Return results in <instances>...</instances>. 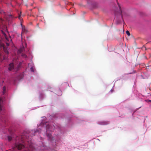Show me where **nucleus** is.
Segmentation results:
<instances>
[{
    "label": "nucleus",
    "instance_id": "9b49d317",
    "mask_svg": "<svg viewBox=\"0 0 151 151\" xmlns=\"http://www.w3.org/2000/svg\"><path fill=\"white\" fill-rule=\"evenodd\" d=\"M9 141H10L11 140L12 137L10 136H8L7 137Z\"/></svg>",
    "mask_w": 151,
    "mask_h": 151
},
{
    "label": "nucleus",
    "instance_id": "a878e982",
    "mask_svg": "<svg viewBox=\"0 0 151 151\" xmlns=\"http://www.w3.org/2000/svg\"><path fill=\"white\" fill-rule=\"evenodd\" d=\"M6 39L7 40H8L7 39V38H6Z\"/></svg>",
    "mask_w": 151,
    "mask_h": 151
},
{
    "label": "nucleus",
    "instance_id": "f257e3e1",
    "mask_svg": "<svg viewBox=\"0 0 151 151\" xmlns=\"http://www.w3.org/2000/svg\"><path fill=\"white\" fill-rule=\"evenodd\" d=\"M19 139L18 137H17L16 138V142L14 146L11 151H15V150L17 149L19 150H22V151H34L35 149L33 146V144L31 142H28L27 146H25L19 142L18 141Z\"/></svg>",
    "mask_w": 151,
    "mask_h": 151
},
{
    "label": "nucleus",
    "instance_id": "f03ea898",
    "mask_svg": "<svg viewBox=\"0 0 151 151\" xmlns=\"http://www.w3.org/2000/svg\"><path fill=\"white\" fill-rule=\"evenodd\" d=\"M1 47L3 48L4 51L5 53L7 55H8L9 54V52L7 50V48L5 47L3 44H1Z\"/></svg>",
    "mask_w": 151,
    "mask_h": 151
},
{
    "label": "nucleus",
    "instance_id": "f3484780",
    "mask_svg": "<svg viewBox=\"0 0 151 151\" xmlns=\"http://www.w3.org/2000/svg\"><path fill=\"white\" fill-rule=\"evenodd\" d=\"M145 101H146V102H148V103H149V102H150V103H151V100H148V99H147V100H145Z\"/></svg>",
    "mask_w": 151,
    "mask_h": 151
},
{
    "label": "nucleus",
    "instance_id": "aec40b11",
    "mask_svg": "<svg viewBox=\"0 0 151 151\" xmlns=\"http://www.w3.org/2000/svg\"><path fill=\"white\" fill-rule=\"evenodd\" d=\"M19 66H18V68H17V69H16H16H14V70H15V71H17V70H18V69H19Z\"/></svg>",
    "mask_w": 151,
    "mask_h": 151
},
{
    "label": "nucleus",
    "instance_id": "dca6fc26",
    "mask_svg": "<svg viewBox=\"0 0 151 151\" xmlns=\"http://www.w3.org/2000/svg\"><path fill=\"white\" fill-rule=\"evenodd\" d=\"M117 4H118V6H119V9H120V11H121V7H120V5H119V4L118 2H117Z\"/></svg>",
    "mask_w": 151,
    "mask_h": 151
},
{
    "label": "nucleus",
    "instance_id": "5701e85b",
    "mask_svg": "<svg viewBox=\"0 0 151 151\" xmlns=\"http://www.w3.org/2000/svg\"><path fill=\"white\" fill-rule=\"evenodd\" d=\"M119 23H120V22H118H118H117V24H119Z\"/></svg>",
    "mask_w": 151,
    "mask_h": 151
},
{
    "label": "nucleus",
    "instance_id": "393cba45",
    "mask_svg": "<svg viewBox=\"0 0 151 151\" xmlns=\"http://www.w3.org/2000/svg\"><path fill=\"white\" fill-rule=\"evenodd\" d=\"M38 132V131L37 130H36L35 131V132Z\"/></svg>",
    "mask_w": 151,
    "mask_h": 151
},
{
    "label": "nucleus",
    "instance_id": "bb28decb",
    "mask_svg": "<svg viewBox=\"0 0 151 151\" xmlns=\"http://www.w3.org/2000/svg\"><path fill=\"white\" fill-rule=\"evenodd\" d=\"M11 39V41H12V40L11 39Z\"/></svg>",
    "mask_w": 151,
    "mask_h": 151
},
{
    "label": "nucleus",
    "instance_id": "0eeeda50",
    "mask_svg": "<svg viewBox=\"0 0 151 151\" xmlns=\"http://www.w3.org/2000/svg\"><path fill=\"white\" fill-rule=\"evenodd\" d=\"M22 32L23 33L26 32H27V30L26 29L25 27L24 26H22Z\"/></svg>",
    "mask_w": 151,
    "mask_h": 151
},
{
    "label": "nucleus",
    "instance_id": "a211bd4d",
    "mask_svg": "<svg viewBox=\"0 0 151 151\" xmlns=\"http://www.w3.org/2000/svg\"><path fill=\"white\" fill-rule=\"evenodd\" d=\"M30 70H31V71H32V72L34 71L33 68L32 67H31L30 68Z\"/></svg>",
    "mask_w": 151,
    "mask_h": 151
},
{
    "label": "nucleus",
    "instance_id": "cd10ccee",
    "mask_svg": "<svg viewBox=\"0 0 151 151\" xmlns=\"http://www.w3.org/2000/svg\"><path fill=\"white\" fill-rule=\"evenodd\" d=\"M21 141H22V140L21 139Z\"/></svg>",
    "mask_w": 151,
    "mask_h": 151
},
{
    "label": "nucleus",
    "instance_id": "39448f33",
    "mask_svg": "<svg viewBox=\"0 0 151 151\" xmlns=\"http://www.w3.org/2000/svg\"><path fill=\"white\" fill-rule=\"evenodd\" d=\"M14 68V65L13 63H10L9 65V70H11Z\"/></svg>",
    "mask_w": 151,
    "mask_h": 151
},
{
    "label": "nucleus",
    "instance_id": "ddd939ff",
    "mask_svg": "<svg viewBox=\"0 0 151 151\" xmlns=\"http://www.w3.org/2000/svg\"><path fill=\"white\" fill-rule=\"evenodd\" d=\"M126 33L127 34L128 36H129L130 35V33L128 31V30L126 32Z\"/></svg>",
    "mask_w": 151,
    "mask_h": 151
},
{
    "label": "nucleus",
    "instance_id": "7ed1b4c3",
    "mask_svg": "<svg viewBox=\"0 0 151 151\" xmlns=\"http://www.w3.org/2000/svg\"><path fill=\"white\" fill-rule=\"evenodd\" d=\"M0 60H7L8 58L7 57L4 55L3 56L2 54L1 53L0 54Z\"/></svg>",
    "mask_w": 151,
    "mask_h": 151
},
{
    "label": "nucleus",
    "instance_id": "6e6552de",
    "mask_svg": "<svg viewBox=\"0 0 151 151\" xmlns=\"http://www.w3.org/2000/svg\"><path fill=\"white\" fill-rule=\"evenodd\" d=\"M24 49L23 48H21L18 50L17 51V53L18 54H19L22 52L24 50Z\"/></svg>",
    "mask_w": 151,
    "mask_h": 151
},
{
    "label": "nucleus",
    "instance_id": "4468645a",
    "mask_svg": "<svg viewBox=\"0 0 151 151\" xmlns=\"http://www.w3.org/2000/svg\"><path fill=\"white\" fill-rule=\"evenodd\" d=\"M47 136L49 137V138H50L51 137V135L50 134H47Z\"/></svg>",
    "mask_w": 151,
    "mask_h": 151
},
{
    "label": "nucleus",
    "instance_id": "1a4fd4ad",
    "mask_svg": "<svg viewBox=\"0 0 151 151\" xmlns=\"http://www.w3.org/2000/svg\"><path fill=\"white\" fill-rule=\"evenodd\" d=\"M6 88L5 86H4L3 88V93L4 94L6 92Z\"/></svg>",
    "mask_w": 151,
    "mask_h": 151
},
{
    "label": "nucleus",
    "instance_id": "4be33fe9",
    "mask_svg": "<svg viewBox=\"0 0 151 151\" xmlns=\"http://www.w3.org/2000/svg\"><path fill=\"white\" fill-rule=\"evenodd\" d=\"M21 16H20V15H19V19H21Z\"/></svg>",
    "mask_w": 151,
    "mask_h": 151
},
{
    "label": "nucleus",
    "instance_id": "423d86ee",
    "mask_svg": "<svg viewBox=\"0 0 151 151\" xmlns=\"http://www.w3.org/2000/svg\"><path fill=\"white\" fill-rule=\"evenodd\" d=\"M46 128L47 131H48L49 130L50 131H52V130L53 129L50 128V126L49 125H46Z\"/></svg>",
    "mask_w": 151,
    "mask_h": 151
},
{
    "label": "nucleus",
    "instance_id": "6ab92c4d",
    "mask_svg": "<svg viewBox=\"0 0 151 151\" xmlns=\"http://www.w3.org/2000/svg\"><path fill=\"white\" fill-rule=\"evenodd\" d=\"M6 45H7V46H8L9 45V43L8 42H6Z\"/></svg>",
    "mask_w": 151,
    "mask_h": 151
},
{
    "label": "nucleus",
    "instance_id": "20e7f679",
    "mask_svg": "<svg viewBox=\"0 0 151 151\" xmlns=\"http://www.w3.org/2000/svg\"><path fill=\"white\" fill-rule=\"evenodd\" d=\"M3 102L2 98L0 97V112L2 110Z\"/></svg>",
    "mask_w": 151,
    "mask_h": 151
},
{
    "label": "nucleus",
    "instance_id": "f8f14e48",
    "mask_svg": "<svg viewBox=\"0 0 151 151\" xmlns=\"http://www.w3.org/2000/svg\"><path fill=\"white\" fill-rule=\"evenodd\" d=\"M22 56L24 58H27V56L25 54H22Z\"/></svg>",
    "mask_w": 151,
    "mask_h": 151
},
{
    "label": "nucleus",
    "instance_id": "2eb2a0df",
    "mask_svg": "<svg viewBox=\"0 0 151 151\" xmlns=\"http://www.w3.org/2000/svg\"><path fill=\"white\" fill-rule=\"evenodd\" d=\"M3 22V20L2 19L0 18V25H1L2 24Z\"/></svg>",
    "mask_w": 151,
    "mask_h": 151
},
{
    "label": "nucleus",
    "instance_id": "9d476101",
    "mask_svg": "<svg viewBox=\"0 0 151 151\" xmlns=\"http://www.w3.org/2000/svg\"><path fill=\"white\" fill-rule=\"evenodd\" d=\"M99 124L102 125H106L107 124V123L106 122H100Z\"/></svg>",
    "mask_w": 151,
    "mask_h": 151
},
{
    "label": "nucleus",
    "instance_id": "b1692460",
    "mask_svg": "<svg viewBox=\"0 0 151 151\" xmlns=\"http://www.w3.org/2000/svg\"><path fill=\"white\" fill-rule=\"evenodd\" d=\"M121 16H122V12H121Z\"/></svg>",
    "mask_w": 151,
    "mask_h": 151
},
{
    "label": "nucleus",
    "instance_id": "412c9836",
    "mask_svg": "<svg viewBox=\"0 0 151 151\" xmlns=\"http://www.w3.org/2000/svg\"><path fill=\"white\" fill-rule=\"evenodd\" d=\"M9 18H12V15H10L9 16Z\"/></svg>",
    "mask_w": 151,
    "mask_h": 151
}]
</instances>
